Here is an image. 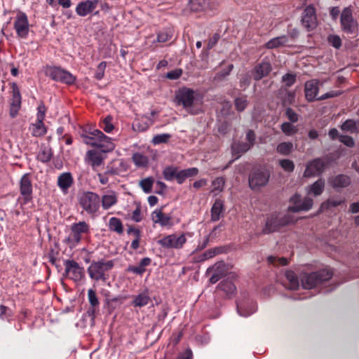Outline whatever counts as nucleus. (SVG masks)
I'll list each match as a JSON object with an SVG mask.
<instances>
[{
	"mask_svg": "<svg viewBox=\"0 0 359 359\" xmlns=\"http://www.w3.org/2000/svg\"><path fill=\"white\" fill-rule=\"evenodd\" d=\"M219 288L226 292L227 295H231L236 291V286L231 281L224 280L219 283Z\"/></svg>",
	"mask_w": 359,
	"mask_h": 359,
	"instance_id": "nucleus-44",
	"label": "nucleus"
},
{
	"mask_svg": "<svg viewBox=\"0 0 359 359\" xmlns=\"http://www.w3.org/2000/svg\"><path fill=\"white\" fill-rule=\"evenodd\" d=\"M13 316V311L8 307L4 305H0V319L8 320Z\"/></svg>",
	"mask_w": 359,
	"mask_h": 359,
	"instance_id": "nucleus-52",
	"label": "nucleus"
},
{
	"mask_svg": "<svg viewBox=\"0 0 359 359\" xmlns=\"http://www.w3.org/2000/svg\"><path fill=\"white\" fill-rule=\"evenodd\" d=\"M64 264L67 278L78 282L84 276L83 268L81 267L74 260H66Z\"/></svg>",
	"mask_w": 359,
	"mask_h": 359,
	"instance_id": "nucleus-15",
	"label": "nucleus"
},
{
	"mask_svg": "<svg viewBox=\"0 0 359 359\" xmlns=\"http://www.w3.org/2000/svg\"><path fill=\"white\" fill-rule=\"evenodd\" d=\"M327 40L329 43L335 48H339L341 46V40L337 35H330Z\"/></svg>",
	"mask_w": 359,
	"mask_h": 359,
	"instance_id": "nucleus-58",
	"label": "nucleus"
},
{
	"mask_svg": "<svg viewBox=\"0 0 359 359\" xmlns=\"http://www.w3.org/2000/svg\"><path fill=\"white\" fill-rule=\"evenodd\" d=\"M117 202L118 195L114 191L112 190L107 191L104 195L102 196V198H100V203L104 210L109 209L116 205Z\"/></svg>",
	"mask_w": 359,
	"mask_h": 359,
	"instance_id": "nucleus-26",
	"label": "nucleus"
},
{
	"mask_svg": "<svg viewBox=\"0 0 359 359\" xmlns=\"http://www.w3.org/2000/svg\"><path fill=\"white\" fill-rule=\"evenodd\" d=\"M247 105L248 100L245 96L239 97L235 100L236 109L239 111H243L246 108Z\"/></svg>",
	"mask_w": 359,
	"mask_h": 359,
	"instance_id": "nucleus-51",
	"label": "nucleus"
},
{
	"mask_svg": "<svg viewBox=\"0 0 359 359\" xmlns=\"http://www.w3.org/2000/svg\"><path fill=\"white\" fill-rule=\"evenodd\" d=\"M133 161L139 168L147 167L149 164V158L142 153L137 152L133 155Z\"/></svg>",
	"mask_w": 359,
	"mask_h": 359,
	"instance_id": "nucleus-34",
	"label": "nucleus"
},
{
	"mask_svg": "<svg viewBox=\"0 0 359 359\" xmlns=\"http://www.w3.org/2000/svg\"><path fill=\"white\" fill-rule=\"evenodd\" d=\"M329 161L325 158H318L307 163L304 172L305 177L320 175L328 165Z\"/></svg>",
	"mask_w": 359,
	"mask_h": 359,
	"instance_id": "nucleus-12",
	"label": "nucleus"
},
{
	"mask_svg": "<svg viewBox=\"0 0 359 359\" xmlns=\"http://www.w3.org/2000/svg\"><path fill=\"white\" fill-rule=\"evenodd\" d=\"M224 212V202L220 198H217L210 210L211 220L212 222H217L223 217Z\"/></svg>",
	"mask_w": 359,
	"mask_h": 359,
	"instance_id": "nucleus-27",
	"label": "nucleus"
},
{
	"mask_svg": "<svg viewBox=\"0 0 359 359\" xmlns=\"http://www.w3.org/2000/svg\"><path fill=\"white\" fill-rule=\"evenodd\" d=\"M285 114H286L287 117L291 122L295 123L298 121L297 114L294 111H293L291 108L287 109Z\"/></svg>",
	"mask_w": 359,
	"mask_h": 359,
	"instance_id": "nucleus-62",
	"label": "nucleus"
},
{
	"mask_svg": "<svg viewBox=\"0 0 359 359\" xmlns=\"http://www.w3.org/2000/svg\"><path fill=\"white\" fill-rule=\"evenodd\" d=\"M46 74L54 81L69 85L73 84L76 81V77L70 72L57 67L48 68Z\"/></svg>",
	"mask_w": 359,
	"mask_h": 359,
	"instance_id": "nucleus-9",
	"label": "nucleus"
},
{
	"mask_svg": "<svg viewBox=\"0 0 359 359\" xmlns=\"http://www.w3.org/2000/svg\"><path fill=\"white\" fill-rule=\"evenodd\" d=\"M151 218L154 224H158L161 226H171L172 225V217L165 214L162 209H156L151 212Z\"/></svg>",
	"mask_w": 359,
	"mask_h": 359,
	"instance_id": "nucleus-20",
	"label": "nucleus"
},
{
	"mask_svg": "<svg viewBox=\"0 0 359 359\" xmlns=\"http://www.w3.org/2000/svg\"><path fill=\"white\" fill-rule=\"evenodd\" d=\"M90 233V226L85 221L73 223L70 226V233L66 242L71 246L79 245Z\"/></svg>",
	"mask_w": 359,
	"mask_h": 359,
	"instance_id": "nucleus-6",
	"label": "nucleus"
},
{
	"mask_svg": "<svg viewBox=\"0 0 359 359\" xmlns=\"http://www.w3.org/2000/svg\"><path fill=\"white\" fill-rule=\"evenodd\" d=\"M330 182L334 188H344L350 184L351 180L348 176L341 174L331 179Z\"/></svg>",
	"mask_w": 359,
	"mask_h": 359,
	"instance_id": "nucleus-30",
	"label": "nucleus"
},
{
	"mask_svg": "<svg viewBox=\"0 0 359 359\" xmlns=\"http://www.w3.org/2000/svg\"><path fill=\"white\" fill-rule=\"evenodd\" d=\"M344 202V200L330 198V199H328L325 203H323L321 205V208L325 209V208H329L331 207H337L338 205H340Z\"/></svg>",
	"mask_w": 359,
	"mask_h": 359,
	"instance_id": "nucleus-53",
	"label": "nucleus"
},
{
	"mask_svg": "<svg viewBox=\"0 0 359 359\" xmlns=\"http://www.w3.org/2000/svg\"><path fill=\"white\" fill-rule=\"evenodd\" d=\"M281 130L287 136H291L297 133L296 126L290 123L285 122L280 126Z\"/></svg>",
	"mask_w": 359,
	"mask_h": 359,
	"instance_id": "nucleus-48",
	"label": "nucleus"
},
{
	"mask_svg": "<svg viewBox=\"0 0 359 359\" xmlns=\"http://www.w3.org/2000/svg\"><path fill=\"white\" fill-rule=\"evenodd\" d=\"M81 137L85 144L97 147L104 153L111 151L115 148L112 140L97 129L82 134Z\"/></svg>",
	"mask_w": 359,
	"mask_h": 359,
	"instance_id": "nucleus-1",
	"label": "nucleus"
},
{
	"mask_svg": "<svg viewBox=\"0 0 359 359\" xmlns=\"http://www.w3.org/2000/svg\"><path fill=\"white\" fill-rule=\"evenodd\" d=\"M114 266V260L100 259L93 261L88 268V273L91 279L105 282L109 278L107 272Z\"/></svg>",
	"mask_w": 359,
	"mask_h": 359,
	"instance_id": "nucleus-4",
	"label": "nucleus"
},
{
	"mask_svg": "<svg viewBox=\"0 0 359 359\" xmlns=\"http://www.w3.org/2000/svg\"><path fill=\"white\" fill-rule=\"evenodd\" d=\"M325 188V181L323 179H318L313 184L308 187V194L314 196L320 195Z\"/></svg>",
	"mask_w": 359,
	"mask_h": 359,
	"instance_id": "nucleus-33",
	"label": "nucleus"
},
{
	"mask_svg": "<svg viewBox=\"0 0 359 359\" xmlns=\"http://www.w3.org/2000/svg\"><path fill=\"white\" fill-rule=\"evenodd\" d=\"M339 138L341 142L348 147H353L355 144L353 139L350 136L340 135Z\"/></svg>",
	"mask_w": 359,
	"mask_h": 359,
	"instance_id": "nucleus-61",
	"label": "nucleus"
},
{
	"mask_svg": "<svg viewBox=\"0 0 359 359\" xmlns=\"http://www.w3.org/2000/svg\"><path fill=\"white\" fill-rule=\"evenodd\" d=\"M193 354L191 349L188 348L184 352L179 354L176 359H192Z\"/></svg>",
	"mask_w": 359,
	"mask_h": 359,
	"instance_id": "nucleus-64",
	"label": "nucleus"
},
{
	"mask_svg": "<svg viewBox=\"0 0 359 359\" xmlns=\"http://www.w3.org/2000/svg\"><path fill=\"white\" fill-rule=\"evenodd\" d=\"M195 92L188 88L180 89L175 95V102L177 105H182L191 114H197L200 110L195 109Z\"/></svg>",
	"mask_w": 359,
	"mask_h": 359,
	"instance_id": "nucleus-7",
	"label": "nucleus"
},
{
	"mask_svg": "<svg viewBox=\"0 0 359 359\" xmlns=\"http://www.w3.org/2000/svg\"><path fill=\"white\" fill-rule=\"evenodd\" d=\"M53 156V152L48 147H42L37 155L39 161L43 163H47L50 161Z\"/></svg>",
	"mask_w": 359,
	"mask_h": 359,
	"instance_id": "nucleus-39",
	"label": "nucleus"
},
{
	"mask_svg": "<svg viewBox=\"0 0 359 359\" xmlns=\"http://www.w3.org/2000/svg\"><path fill=\"white\" fill-rule=\"evenodd\" d=\"M12 97L11 102V115L15 117L21 107V95L18 85L13 83L11 85Z\"/></svg>",
	"mask_w": 359,
	"mask_h": 359,
	"instance_id": "nucleus-21",
	"label": "nucleus"
},
{
	"mask_svg": "<svg viewBox=\"0 0 359 359\" xmlns=\"http://www.w3.org/2000/svg\"><path fill=\"white\" fill-rule=\"evenodd\" d=\"M107 67L106 62H101L97 68L96 73L95 74V77L97 80H101L104 76V72Z\"/></svg>",
	"mask_w": 359,
	"mask_h": 359,
	"instance_id": "nucleus-55",
	"label": "nucleus"
},
{
	"mask_svg": "<svg viewBox=\"0 0 359 359\" xmlns=\"http://www.w3.org/2000/svg\"><path fill=\"white\" fill-rule=\"evenodd\" d=\"M285 277L288 281L287 287L290 290H296L299 286V279L297 275L292 271H287L285 273Z\"/></svg>",
	"mask_w": 359,
	"mask_h": 359,
	"instance_id": "nucleus-37",
	"label": "nucleus"
},
{
	"mask_svg": "<svg viewBox=\"0 0 359 359\" xmlns=\"http://www.w3.org/2000/svg\"><path fill=\"white\" fill-rule=\"evenodd\" d=\"M246 143H234L232 144V150L234 153H244L248 151L255 144V134L253 130H249L246 133Z\"/></svg>",
	"mask_w": 359,
	"mask_h": 359,
	"instance_id": "nucleus-19",
	"label": "nucleus"
},
{
	"mask_svg": "<svg viewBox=\"0 0 359 359\" xmlns=\"http://www.w3.org/2000/svg\"><path fill=\"white\" fill-rule=\"evenodd\" d=\"M220 253V250L219 248H212L209 249L203 254L198 256L196 261L198 262H204L210 258L214 257L215 255Z\"/></svg>",
	"mask_w": 359,
	"mask_h": 359,
	"instance_id": "nucleus-42",
	"label": "nucleus"
},
{
	"mask_svg": "<svg viewBox=\"0 0 359 359\" xmlns=\"http://www.w3.org/2000/svg\"><path fill=\"white\" fill-rule=\"evenodd\" d=\"M333 273L329 269H323L316 272L302 273L301 283L304 289L310 290L329 280Z\"/></svg>",
	"mask_w": 359,
	"mask_h": 359,
	"instance_id": "nucleus-2",
	"label": "nucleus"
},
{
	"mask_svg": "<svg viewBox=\"0 0 359 359\" xmlns=\"http://www.w3.org/2000/svg\"><path fill=\"white\" fill-rule=\"evenodd\" d=\"M14 29L17 36L21 39H26L29 31V24L27 15L25 13L19 12L15 18Z\"/></svg>",
	"mask_w": 359,
	"mask_h": 359,
	"instance_id": "nucleus-13",
	"label": "nucleus"
},
{
	"mask_svg": "<svg viewBox=\"0 0 359 359\" xmlns=\"http://www.w3.org/2000/svg\"><path fill=\"white\" fill-rule=\"evenodd\" d=\"M20 190L21 195L24 198V203L31 201L32 194V184L29 174H25L22 177L20 180Z\"/></svg>",
	"mask_w": 359,
	"mask_h": 359,
	"instance_id": "nucleus-17",
	"label": "nucleus"
},
{
	"mask_svg": "<svg viewBox=\"0 0 359 359\" xmlns=\"http://www.w3.org/2000/svg\"><path fill=\"white\" fill-rule=\"evenodd\" d=\"M301 22L307 31H311L317 27L316 10L313 5H309L304 8L302 15Z\"/></svg>",
	"mask_w": 359,
	"mask_h": 359,
	"instance_id": "nucleus-11",
	"label": "nucleus"
},
{
	"mask_svg": "<svg viewBox=\"0 0 359 359\" xmlns=\"http://www.w3.org/2000/svg\"><path fill=\"white\" fill-rule=\"evenodd\" d=\"M276 151L278 154L287 156L293 151V144L290 142H284L278 144Z\"/></svg>",
	"mask_w": 359,
	"mask_h": 359,
	"instance_id": "nucleus-40",
	"label": "nucleus"
},
{
	"mask_svg": "<svg viewBox=\"0 0 359 359\" xmlns=\"http://www.w3.org/2000/svg\"><path fill=\"white\" fill-rule=\"evenodd\" d=\"M187 242L185 233H172L164 236L158 241V243L164 248L181 249Z\"/></svg>",
	"mask_w": 359,
	"mask_h": 359,
	"instance_id": "nucleus-8",
	"label": "nucleus"
},
{
	"mask_svg": "<svg viewBox=\"0 0 359 359\" xmlns=\"http://www.w3.org/2000/svg\"><path fill=\"white\" fill-rule=\"evenodd\" d=\"M86 161L95 170L103 163V157L100 152L92 149L86 154Z\"/></svg>",
	"mask_w": 359,
	"mask_h": 359,
	"instance_id": "nucleus-28",
	"label": "nucleus"
},
{
	"mask_svg": "<svg viewBox=\"0 0 359 359\" xmlns=\"http://www.w3.org/2000/svg\"><path fill=\"white\" fill-rule=\"evenodd\" d=\"M271 70V67L269 62H262L257 65L253 72V77L255 80H259L264 76H266Z\"/></svg>",
	"mask_w": 359,
	"mask_h": 359,
	"instance_id": "nucleus-29",
	"label": "nucleus"
},
{
	"mask_svg": "<svg viewBox=\"0 0 359 359\" xmlns=\"http://www.w3.org/2000/svg\"><path fill=\"white\" fill-rule=\"evenodd\" d=\"M112 116H107L100 123V128H102L106 133H111L114 128V126L112 123Z\"/></svg>",
	"mask_w": 359,
	"mask_h": 359,
	"instance_id": "nucleus-47",
	"label": "nucleus"
},
{
	"mask_svg": "<svg viewBox=\"0 0 359 359\" xmlns=\"http://www.w3.org/2000/svg\"><path fill=\"white\" fill-rule=\"evenodd\" d=\"M341 128L343 131L351 133H359V122L348 119L341 125Z\"/></svg>",
	"mask_w": 359,
	"mask_h": 359,
	"instance_id": "nucleus-35",
	"label": "nucleus"
},
{
	"mask_svg": "<svg viewBox=\"0 0 359 359\" xmlns=\"http://www.w3.org/2000/svg\"><path fill=\"white\" fill-rule=\"evenodd\" d=\"M30 129L32 130V135L34 137H41L46 133V128L43 121H36L35 123L32 125Z\"/></svg>",
	"mask_w": 359,
	"mask_h": 359,
	"instance_id": "nucleus-36",
	"label": "nucleus"
},
{
	"mask_svg": "<svg viewBox=\"0 0 359 359\" xmlns=\"http://www.w3.org/2000/svg\"><path fill=\"white\" fill-rule=\"evenodd\" d=\"M341 91L340 90H332L330 92H327L323 95L320 96L317 98L318 100H324L328 98L334 97L340 95L341 94Z\"/></svg>",
	"mask_w": 359,
	"mask_h": 359,
	"instance_id": "nucleus-60",
	"label": "nucleus"
},
{
	"mask_svg": "<svg viewBox=\"0 0 359 359\" xmlns=\"http://www.w3.org/2000/svg\"><path fill=\"white\" fill-rule=\"evenodd\" d=\"M342 30L348 34H352L357 28L358 24L353 16V10L351 6L343 9L340 18Z\"/></svg>",
	"mask_w": 359,
	"mask_h": 359,
	"instance_id": "nucleus-10",
	"label": "nucleus"
},
{
	"mask_svg": "<svg viewBox=\"0 0 359 359\" xmlns=\"http://www.w3.org/2000/svg\"><path fill=\"white\" fill-rule=\"evenodd\" d=\"M294 218L289 212L285 215L271 214L267 217L265 225L262 229L264 234L279 231L282 227L294 223Z\"/></svg>",
	"mask_w": 359,
	"mask_h": 359,
	"instance_id": "nucleus-3",
	"label": "nucleus"
},
{
	"mask_svg": "<svg viewBox=\"0 0 359 359\" xmlns=\"http://www.w3.org/2000/svg\"><path fill=\"white\" fill-rule=\"evenodd\" d=\"M288 43V38L285 35L275 37L269 40L265 45L268 49H273L281 46H286Z\"/></svg>",
	"mask_w": 359,
	"mask_h": 359,
	"instance_id": "nucleus-32",
	"label": "nucleus"
},
{
	"mask_svg": "<svg viewBox=\"0 0 359 359\" xmlns=\"http://www.w3.org/2000/svg\"><path fill=\"white\" fill-rule=\"evenodd\" d=\"M280 167L287 172H292L294 168V163L289 159H283L279 161Z\"/></svg>",
	"mask_w": 359,
	"mask_h": 359,
	"instance_id": "nucleus-54",
	"label": "nucleus"
},
{
	"mask_svg": "<svg viewBox=\"0 0 359 359\" xmlns=\"http://www.w3.org/2000/svg\"><path fill=\"white\" fill-rule=\"evenodd\" d=\"M292 205L288 208L290 212H296L302 210H309L313 205V199L309 197H305L303 199L298 194H295L290 198Z\"/></svg>",
	"mask_w": 359,
	"mask_h": 359,
	"instance_id": "nucleus-14",
	"label": "nucleus"
},
{
	"mask_svg": "<svg viewBox=\"0 0 359 359\" xmlns=\"http://www.w3.org/2000/svg\"><path fill=\"white\" fill-rule=\"evenodd\" d=\"M109 229L118 234L123 232V226L120 219L117 217H111L109 222Z\"/></svg>",
	"mask_w": 359,
	"mask_h": 359,
	"instance_id": "nucleus-38",
	"label": "nucleus"
},
{
	"mask_svg": "<svg viewBox=\"0 0 359 359\" xmlns=\"http://www.w3.org/2000/svg\"><path fill=\"white\" fill-rule=\"evenodd\" d=\"M268 261L270 264L277 265V266H285L288 263L287 259L286 258H284V257L278 258V257H273V256L269 257Z\"/></svg>",
	"mask_w": 359,
	"mask_h": 359,
	"instance_id": "nucleus-56",
	"label": "nucleus"
},
{
	"mask_svg": "<svg viewBox=\"0 0 359 359\" xmlns=\"http://www.w3.org/2000/svg\"><path fill=\"white\" fill-rule=\"evenodd\" d=\"M150 302L151 298L149 292L145 290L134 297L132 304L135 307H142L147 305Z\"/></svg>",
	"mask_w": 359,
	"mask_h": 359,
	"instance_id": "nucleus-31",
	"label": "nucleus"
},
{
	"mask_svg": "<svg viewBox=\"0 0 359 359\" xmlns=\"http://www.w3.org/2000/svg\"><path fill=\"white\" fill-rule=\"evenodd\" d=\"M208 273H213L210 278L212 283H217L226 272V266L224 262H218L207 270Z\"/></svg>",
	"mask_w": 359,
	"mask_h": 359,
	"instance_id": "nucleus-22",
	"label": "nucleus"
},
{
	"mask_svg": "<svg viewBox=\"0 0 359 359\" xmlns=\"http://www.w3.org/2000/svg\"><path fill=\"white\" fill-rule=\"evenodd\" d=\"M154 182L152 177H147L140 181V186L145 193L149 194L151 191Z\"/></svg>",
	"mask_w": 359,
	"mask_h": 359,
	"instance_id": "nucleus-49",
	"label": "nucleus"
},
{
	"mask_svg": "<svg viewBox=\"0 0 359 359\" xmlns=\"http://www.w3.org/2000/svg\"><path fill=\"white\" fill-rule=\"evenodd\" d=\"M282 81L285 83L286 86L290 87L295 83L296 76L293 74H286L283 76Z\"/></svg>",
	"mask_w": 359,
	"mask_h": 359,
	"instance_id": "nucleus-59",
	"label": "nucleus"
},
{
	"mask_svg": "<svg viewBox=\"0 0 359 359\" xmlns=\"http://www.w3.org/2000/svg\"><path fill=\"white\" fill-rule=\"evenodd\" d=\"M74 184V178L72 175L69 172H63L57 177V184L64 194H67L69 189Z\"/></svg>",
	"mask_w": 359,
	"mask_h": 359,
	"instance_id": "nucleus-24",
	"label": "nucleus"
},
{
	"mask_svg": "<svg viewBox=\"0 0 359 359\" xmlns=\"http://www.w3.org/2000/svg\"><path fill=\"white\" fill-rule=\"evenodd\" d=\"M318 80L311 79L305 83L304 92L305 97L309 102H313L317 100L316 97L319 88H318Z\"/></svg>",
	"mask_w": 359,
	"mask_h": 359,
	"instance_id": "nucleus-23",
	"label": "nucleus"
},
{
	"mask_svg": "<svg viewBox=\"0 0 359 359\" xmlns=\"http://www.w3.org/2000/svg\"><path fill=\"white\" fill-rule=\"evenodd\" d=\"M78 203L87 214L96 216L100 207V197L95 192L83 191L79 195Z\"/></svg>",
	"mask_w": 359,
	"mask_h": 359,
	"instance_id": "nucleus-5",
	"label": "nucleus"
},
{
	"mask_svg": "<svg viewBox=\"0 0 359 359\" xmlns=\"http://www.w3.org/2000/svg\"><path fill=\"white\" fill-rule=\"evenodd\" d=\"M269 173L267 170H258L255 171L249 177V184L251 189H257L265 186L269 182Z\"/></svg>",
	"mask_w": 359,
	"mask_h": 359,
	"instance_id": "nucleus-16",
	"label": "nucleus"
},
{
	"mask_svg": "<svg viewBox=\"0 0 359 359\" xmlns=\"http://www.w3.org/2000/svg\"><path fill=\"white\" fill-rule=\"evenodd\" d=\"M224 184H225V180L224 177H219L215 178L212 182V189L211 190V192L214 193L215 191H217V192L222 191Z\"/></svg>",
	"mask_w": 359,
	"mask_h": 359,
	"instance_id": "nucleus-46",
	"label": "nucleus"
},
{
	"mask_svg": "<svg viewBox=\"0 0 359 359\" xmlns=\"http://www.w3.org/2000/svg\"><path fill=\"white\" fill-rule=\"evenodd\" d=\"M129 232L133 233L135 236V238L132 241L131 248L136 250L140 246V231L137 229H131Z\"/></svg>",
	"mask_w": 359,
	"mask_h": 359,
	"instance_id": "nucleus-57",
	"label": "nucleus"
},
{
	"mask_svg": "<svg viewBox=\"0 0 359 359\" xmlns=\"http://www.w3.org/2000/svg\"><path fill=\"white\" fill-rule=\"evenodd\" d=\"M205 0H190L189 8L193 12H201L205 9Z\"/></svg>",
	"mask_w": 359,
	"mask_h": 359,
	"instance_id": "nucleus-41",
	"label": "nucleus"
},
{
	"mask_svg": "<svg viewBox=\"0 0 359 359\" xmlns=\"http://www.w3.org/2000/svg\"><path fill=\"white\" fill-rule=\"evenodd\" d=\"M128 271L136 274L142 275L146 271V269L142 268L140 264L138 266H130Z\"/></svg>",
	"mask_w": 359,
	"mask_h": 359,
	"instance_id": "nucleus-63",
	"label": "nucleus"
},
{
	"mask_svg": "<svg viewBox=\"0 0 359 359\" xmlns=\"http://www.w3.org/2000/svg\"><path fill=\"white\" fill-rule=\"evenodd\" d=\"M171 137V135L168 133H163L160 135H156L154 136L152 139V143L154 144H159L161 143H166L168 142L170 138Z\"/></svg>",
	"mask_w": 359,
	"mask_h": 359,
	"instance_id": "nucleus-50",
	"label": "nucleus"
},
{
	"mask_svg": "<svg viewBox=\"0 0 359 359\" xmlns=\"http://www.w3.org/2000/svg\"><path fill=\"white\" fill-rule=\"evenodd\" d=\"M88 297L89 303L91 306L90 311H91L92 313H94L95 308L97 307L100 304L95 291L93 289H89L88 291Z\"/></svg>",
	"mask_w": 359,
	"mask_h": 359,
	"instance_id": "nucleus-43",
	"label": "nucleus"
},
{
	"mask_svg": "<svg viewBox=\"0 0 359 359\" xmlns=\"http://www.w3.org/2000/svg\"><path fill=\"white\" fill-rule=\"evenodd\" d=\"M177 171V167L168 166L163 170V175L167 181H171L175 178Z\"/></svg>",
	"mask_w": 359,
	"mask_h": 359,
	"instance_id": "nucleus-45",
	"label": "nucleus"
},
{
	"mask_svg": "<svg viewBox=\"0 0 359 359\" xmlns=\"http://www.w3.org/2000/svg\"><path fill=\"white\" fill-rule=\"evenodd\" d=\"M100 0H86L79 2L76 7V13L81 17H85L92 13L98 6Z\"/></svg>",
	"mask_w": 359,
	"mask_h": 359,
	"instance_id": "nucleus-18",
	"label": "nucleus"
},
{
	"mask_svg": "<svg viewBox=\"0 0 359 359\" xmlns=\"http://www.w3.org/2000/svg\"><path fill=\"white\" fill-rule=\"evenodd\" d=\"M173 34V30L171 28H165L157 33V38L154 40L151 45L149 46V48L151 50H155L157 47V43H165L171 39Z\"/></svg>",
	"mask_w": 359,
	"mask_h": 359,
	"instance_id": "nucleus-25",
	"label": "nucleus"
}]
</instances>
